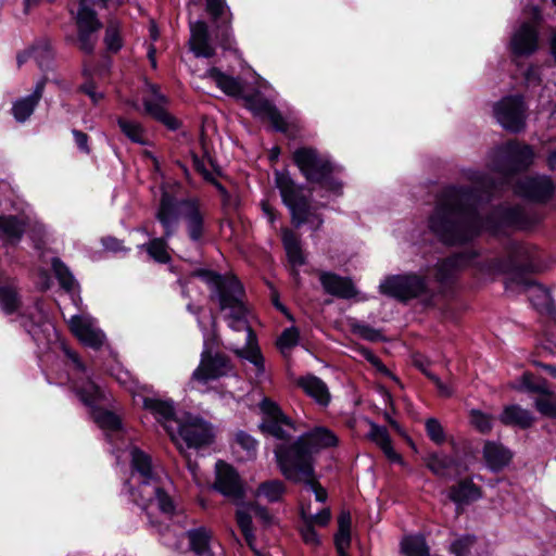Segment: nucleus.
<instances>
[{
  "mask_svg": "<svg viewBox=\"0 0 556 556\" xmlns=\"http://www.w3.org/2000/svg\"><path fill=\"white\" fill-rule=\"evenodd\" d=\"M481 200L472 190L446 189L430 217V228L445 243L455 244L470 240L481 230L497 232L503 227L522 226L523 213L519 207L496 208L482 220Z\"/></svg>",
  "mask_w": 556,
  "mask_h": 556,
  "instance_id": "f257e3e1",
  "label": "nucleus"
},
{
  "mask_svg": "<svg viewBox=\"0 0 556 556\" xmlns=\"http://www.w3.org/2000/svg\"><path fill=\"white\" fill-rule=\"evenodd\" d=\"M200 276L212 289V299H216L222 311H229V326L232 330L245 333V345L239 348L232 344L230 349L233 353L254 365L256 375L265 372V359L257 345L256 336L249 326L245 318V308L240 296L242 295V286L235 276H220L213 271H202Z\"/></svg>",
  "mask_w": 556,
  "mask_h": 556,
  "instance_id": "f03ea898",
  "label": "nucleus"
},
{
  "mask_svg": "<svg viewBox=\"0 0 556 556\" xmlns=\"http://www.w3.org/2000/svg\"><path fill=\"white\" fill-rule=\"evenodd\" d=\"M337 444L338 438L332 431L318 427L300 435L290 446L277 444L274 453L288 480H307L312 476V453Z\"/></svg>",
  "mask_w": 556,
  "mask_h": 556,
  "instance_id": "7ed1b4c3",
  "label": "nucleus"
},
{
  "mask_svg": "<svg viewBox=\"0 0 556 556\" xmlns=\"http://www.w3.org/2000/svg\"><path fill=\"white\" fill-rule=\"evenodd\" d=\"M131 466L140 475L141 482L137 489L136 501L147 507L152 502L157 503V507L164 515L172 520L174 514V504L170 496L164 491L159 479L153 475L151 468V458L137 447H132Z\"/></svg>",
  "mask_w": 556,
  "mask_h": 556,
  "instance_id": "20e7f679",
  "label": "nucleus"
},
{
  "mask_svg": "<svg viewBox=\"0 0 556 556\" xmlns=\"http://www.w3.org/2000/svg\"><path fill=\"white\" fill-rule=\"evenodd\" d=\"M293 162L307 181L319 184L333 193H340L342 184L332 177L331 162L316 149L303 147L293 152Z\"/></svg>",
  "mask_w": 556,
  "mask_h": 556,
  "instance_id": "39448f33",
  "label": "nucleus"
},
{
  "mask_svg": "<svg viewBox=\"0 0 556 556\" xmlns=\"http://www.w3.org/2000/svg\"><path fill=\"white\" fill-rule=\"evenodd\" d=\"M533 156L529 146L508 142L492 151L489 167L493 174L506 180L509 175L526 169L532 163Z\"/></svg>",
  "mask_w": 556,
  "mask_h": 556,
  "instance_id": "423d86ee",
  "label": "nucleus"
},
{
  "mask_svg": "<svg viewBox=\"0 0 556 556\" xmlns=\"http://www.w3.org/2000/svg\"><path fill=\"white\" fill-rule=\"evenodd\" d=\"M218 340L214 334L211 340H205L201 353L200 364L192 374L194 380L206 383L229 376L233 366L230 358L217 351Z\"/></svg>",
  "mask_w": 556,
  "mask_h": 556,
  "instance_id": "0eeeda50",
  "label": "nucleus"
},
{
  "mask_svg": "<svg viewBox=\"0 0 556 556\" xmlns=\"http://www.w3.org/2000/svg\"><path fill=\"white\" fill-rule=\"evenodd\" d=\"M75 391L80 401L90 408L91 417L100 428L112 431L121 428V418L100 406L106 402V396L93 381L87 380L81 386L76 384Z\"/></svg>",
  "mask_w": 556,
  "mask_h": 556,
  "instance_id": "6e6552de",
  "label": "nucleus"
},
{
  "mask_svg": "<svg viewBox=\"0 0 556 556\" xmlns=\"http://www.w3.org/2000/svg\"><path fill=\"white\" fill-rule=\"evenodd\" d=\"M260 409L263 414V419L260 425L262 432L278 440V444H285L287 446L292 445V443H289V440L296 430L291 418L281 410L276 402L268 397L262 400Z\"/></svg>",
  "mask_w": 556,
  "mask_h": 556,
  "instance_id": "1a4fd4ad",
  "label": "nucleus"
},
{
  "mask_svg": "<svg viewBox=\"0 0 556 556\" xmlns=\"http://www.w3.org/2000/svg\"><path fill=\"white\" fill-rule=\"evenodd\" d=\"M260 409L263 414V419L260 425L262 432L278 440V444H285L287 446L292 445V443H289V440L296 430L291 418L281 410L276 402L268 397L262 400Z\"/></svg>",
  "mask_w": 556,
  "mask_h": 556,
  "instance_id": "9d476101",
  "label": "nucleus"
},
{
  "mask_svg": "<svg viewBox=\"0 0 556 556\" xmlns=\"http://www.w3.org/2000/svg\"><path fill=\"white\" fill-rule=\"evenodd\" d=\"M178 432L186 445L194 450L212 446L217 437V428L212 422L189 413L180 417Z\"/></svg>",
  "mask_w": 556,
  "mask_h": 556,
  "instance_id": "9b49d317",
  "label": "nucleus"
},
{
  "mask_svg": "<svg viewBox=\"0 0 556 556\" xmlns=\"http://www.w3.org/2000/svg\"><path fill=\"white\" fill-rule=\"evenodd\" d=\"M275 184L283 204L290 210L292 224L300 227L308 220L305 216L308 212V200L303 193V187L296 185L287 172H276Z\"/></svg>",
  "mask_w": 556,
  "mask_h": 556,
  "instance_id": "f8f14e48",
  "label": "nucleus"
},
{
  "mask_svg": "<svg viewBox=\"0 0 556 556\" xmlns=\"http://www.w3.org/2000/svg\"><path fill=\"white\" fill-rule=\"evenodd\" d=\"M205 10L214 24L215 39L223 48L230 49L233 43L232 13L226 0H205Z\"/></svg>",
  "mask_w": 556,
  "mask_h": 556,
  "instance_id": "ddd939ff",
  "label": "nucleus"
},
{
  "mask_svg": "<svg viewBox=\"0 0 556 556\" xmlns=\"http://www.w3.org/2000/svg\"><path fill=\"white\" fill-rule=\"evenodd\" d=\"M77 42L81 52L91 54L98 41L97 33L102 28V23L97 12L88 5L79 7L76 15Z\"/></svg>",
  "mask_w": 556,
  "mask_h": 556,
  "instance_id": "4468645a",
  "label": "nucleus"
},
{
  "mask_svg": "<svg viewBox=\"0 0 556 556\" xmlns=\"http://www.w3.org/2000/svg\"><path fill=\"white\" fill-rule=\"evenodd\" d=\"M379 288L381 293L405 301L424 293L426 282L417 275H397L386 279Z\"/></svg>",
  "mask_w": 556,
  "mask_h": 556,
  "instance_id": "2eb2a0df",
  "label": "nucleus"
},
{
  "mask_svg": "<svg viewBox=\"0 0 556 556\" xmlns=\"http://www.w3.org/2000/svg\"><path fill=\"white\" fill-rule=\"evenodd\" d=\"M497 122L507 130L517 132L525 126V105L520 97H508L495 106Z\"/></svg>",
  "mask_w": 556,
  "mask_h": 556,
  "instance_id": "dca6fc26",
  "label": "nucleus"
},
{
  "mask_svg": "<svg viewBox=\"0 0 556 556\" xmlns=\"http://www.w3.org/2000/svg\"><path fill=\"white\" fill-rule=\"evenodd\" d=\"M176 213L179 222L185 225L189 237L197 241L203 232V215L199 200L188 198L176 203Z\"/></svg>",
  "mask_w": 556,
  "mask_h": 556,
  "instance_id": "f3484780",
  "label": "nucleus"
},
{
  "mask_svg": "<svg viewBox=\"0 0 556 556\" xmlns=\"http://www.w3.org/2000/svg\"><path fill=\"white\" fill-rule=\"evenodd\" d=\"M245 106L257 117L266 118L273 127L281 132L287 131L288 124L277 108L260 92L242 97Z\"/></svg>",
  "mask_w": 556,
  "mask_h": 556,
  "instance_id": "a211bd4d",
  "label": "nucleus"
},
{
  "mask_svg": "<svg viewBox=\"0 0 556 556\" xmlns=\"http://www.w3.org/2000/svg\"><path fill=\"white\" fill-rule=\"evenodd\" d=\"M216 479L214 489L233 501L241 500L244 495L243 485L237 471L223 460L215 466Z\"/></svg>",
  "mask_w": 556,
  "mask_h": 556,
  "instance_id": "6ab92c4d",
  "label": "nucleus"
},
{
  "mask_svg": "<svg viewBox=\"0 0 556 556\" xmlns=\"http://www.w3.org/2000/svg\"><path fill=\"white\" fill-rule=\"evenodd\" d=\"M539 48V30L534 23H522L511 35L510 50L517 56H528Z\"/></svg>",
  "mask_w": 556,
  "mask_h": 556,
  "instance_id": "aec40b11",
  "label": "nucleus"
},
{
  "mask_svg": "<svg viewBox=\"0 0 556 556\" xmlns=\"http://www.w3.org/2000/svg\"><path fill=\"white\" fill-rule=\"evenodd\" d=\"M70 328L74 336L84 344L99 349L104 342L103 332L94 325L90 317L75 315L70 319Z\"/></svg>",
  "mask_w": 556,
  "mask_h": 556,
  "instance_id": "412c9836",
  "label": "nucleus"
},
{
  "mask_svg": "<svg viewBox=\"0 0 556 556\" xmlns=\"http://www.w3.org/2000/svg\"><path fill=\"white\" fill-rule=\"evenodd\" d=\"M142 101L147 114L164 123L169 129H174V123L167 112L169 100L160 92L157 86L147 85Z\"/></svg>",
  "mask_w": 556,
  "mask_h": 556,
  "instance_id": "4be33fe9",
  "label": "nucleus"
},
{
  "mask_svg": "<svg viewBox=\"0 0 556 556\" xmlns=\"http://www.w3.org/2000/svg\"><path fill=\"white\" fill-rule=\"evenodd\" d=\"M553 189V182L547 177H525L517 182L515 192L525 198L544 201L551 197Z\"/></svg>",
  "mask_w": 556,
  "mask_h": 556,
  "instance_id": "5701e85b",
  "label": "nucleus"
},
{
  "mask_svg": "<svg viewBox=\"0 0 556 556\" xmlns=\"http://www.w3.org/2000/svg\"><path fill=\"white\" fill-rule=\"evenodd\" d=\"M143 408L149 410L156 421L164 428L168 437L174 440L172 422L174 420V406L170 401L157 396H146L142 400Z\"/></svg>",
  "mask_w": 556,
  "mask_h": 556,
  "instance_id": "b1692460",
  "label": "nucleus"
},
{
  "mask_svg": "<svg viewBox=\"0 0 556 556\" xmlns=\"http://www.w3.org/2000/svg\"><path fill=\"white\" fill-rule=\"evenodd\" d=\"M324 290L337 298L351 299L357 293L353 282L349 278L340 277L332 273L323 271L319 275Z\"/></svg>",
  "mask_w": 556,
  "mask_h": 556,
  "instance_id": "393cba45",
  "label": "nucleus"
},
{
  "mask_svg": "<svg viewBox=\"0 0 556 556\" xmlns=\"http://www.w3.org/2000/svg\"><path fill=\"white\" fill-rule=\"evenodd\" d=\"M482 456L486 467L496 472L510 463L513 453L502 443L486 441L482 448Z\"/></svg>",
  "mask_w": 556,
  "mask_h": 556,
  "instance_id": "a878e982",
  "label": "nucleus"
},
{
  "mask_svg": "<svg viewBox=\"0 0 556 556\" xmlns=\"http://www.w3.org/2000/svg\"><path fill=\"white\" fill-rule=\"evenodd\" d=\"M192 162L194 169L201 174L206 181L213 184L220 192V194L226 199L228 197L226 189L216 180V177L219 175V169L207 154L204 147L202 157H199L195 153H192Z\"/></svg>",
  "mask_w": 556,
  "mask_h": 556,
  "instance_id": "bb28decb",
  "label": "nucleus"
},
{
  "mask_svg": "<svg viewBox=\"0 0 556 556\" xmlns=\"http://www.w3.org/2000/svg\"><path fill=\"white\" fill-rule=\"evenodd\" d=\"M27 227V219L15 215H0V237L9 243L21 241Z\"/></svg>",
  "mask_w": 556,
  "mask_h": 556,
  "instance_id": "cd10ccee",
  "label": "nucleus"
},
{
  "mask_svg": "<svg viewBox=\"0 0 556 556\" xmlns=\"http://www.w3.org/2000/svg\"><path fill=\"white\" fill-rule=\"evenodd\" d=\"M45 85V79L38 81L31 94L14 102L12 113L16 121L25 122L33 114L42 97Z\"/></svg>",
  "mask_w": 556,
  "mask_h": 556,
  "instance_id": "c85d7f7f",
  "label": "nucleus"
},
{
  "mask_svg": "<svg viewBox=\"0 0 556 556\" xmlns=\"http://www.w3.org/2000/svg\"><path fill=\"white\" fill-rule=\"evenodd\" d=\"M190 48L197 56L211 58L214 55V48L208 42L207 26L202 21L191 25Z\"/></svg>",
  "mask_w": 556,
  "mask_h": 556,
  "instance_id": "c756f323",
  "label": "nucleus"
},
{
  "mask_svg": "<svg viewBox=\"0 0 556 556\" xmlns=\"http://www.w3.org/2000/svg\"><path fill=\"white\" fill-rule=\"evenodd\" d=\"M298 386L304 390V392L313 397L320 405H328L330 402V392L326 383L314 375H307L300 377L296 381Z\"/></svg>",
  "mask_w": 556,
  "mask_h": 556,
  "instance_id": "7c9ffc66",
  "label": "nucleus"
},
{
  "mask_svg": "<svg viewBox=\"0 0 556 556\" xmlns=\"http://www.w3.org/2000/svg\"><path fill=\"white\" fill-rule=\"evenodd\" d=\"M500 421L506 426H517L522 429L532 426L534 418L532 414L519 405L505 406L500 415Z\"/></svg>",
  "mask_w": 556,
  "mask_h": 556,
  "instance_id": "2f4dec72",
  "label": "nucleus"
},
{
  "mask_svg": "<svg viewBox=\"0 0 556 556\" xmlns=\"http://www.w3.org/2000/svg\"><path fill=\"white\" fill-rule=\"evenodd\" d=\"M189 548L198 556H213L211 552L212 532L204 527L191 529L186 533Z\"/></svg>",
  "mask_w": 556,
  "mask_h": 556,
  "instance_id": "473e14b6",
  "label": "nucleus"
},
{
  "mask_svg": "<svg viewBox=\"0 0 556 556\" xmlns=\"http://www.w3.org/2000/svg\"><path fill=\"white\" fill-rule=\"evenodd\" d=\"M281 239L286 250L289 262L292 267L304 265L305 257L302 251L301 241L298 236L288 228L281 229Z\"/></svg>",
  "mask_w": 556,
  "mask_h": 556,
  "instance_id": "72a5a7b5",
  "label": "nucleus"
},
{
  "mask_svg": "<svg viewBox=\"0 0 556 556\" xmlns=\"http://www.w3.org/2000/svg\"><path fill=\"white\" fill-rule=\"evenodd\" d=\"M522 288L527 292L528 299L535 308L545 312L552 311V298L549 292L545 288L530 280L525 281Z\"/></svg>",
  "mask_w": 556,
  "mask_h": 556,
  "instance_id": "f704fd0d",
  "label": "nucleus"
},
{
  "mask_svg": "<svg viewBox=\"0 0 556 556\" xmlns=\"http://www.w3.org/2000/svg\"><path fill=\"white\" fill-rule=\"evenodd\" d=\"M253 511L250 508V504H242L236 511L237 523L247 541L249 547L260 556V553L255 548V535L252 527Z\"/></svg>",
  "mask_w": 556,
  "mask_h": 556,
  "instance_id": "c9c22d12",
  "label": "nucleus"
},
{
  "mask_svg": "<svg viewBox=\"0 0 556 556\" xmlns=\"http://www.w3.org/2000/svg\"><path fill=\"white\" fill-rule=\"evenodd\" d=\"M481 497V489L471 480H463L450 490V498L458 504H465Z\"/></svg>",
  "mask_w": 556,
  "mask_h": 556,
  "instance_id": "e433bc0d",
  "label": "nucleus"
},
{
  "mask_svg": "<svg viewBox=\"0 0 556 556\" xmlns=\"http://www.w3.org/2000/svg\"><path fill=\"white\" fill-rule=\"evenodd\" d=\"M207 76L220 88L226 94L231 97H243V86L238 78L228 76L217 68H211Z\"/></svg>",
  "mask_w": 556,
  "mask_h": 556,
  "instance_id": "4c0bfd02",
  "label": "nucleus"
},
{
  "mask_svg": "<svg viewBox=\"0 0 556 556\" xmlns=\"http://www.w3.org/2000/svg\"><path fill=\"white\" fill-rule=\"evenodd\" d=\"M400 549L405 556H430L426 539L420 534L405 535L400 542Z\"/></svg>",
  "mask_w": 556,
  "mask_h": 556,
  "instance_id": "58836bf2",
  "label": "nucleus"
},
{
  "mask_svg": "<svg viewBox=\"0 0 556 556\" xmlns=\"http://www.w3.org/2000/svg\"><path fill=\"white\" fill-rule=\"evenodd\" d=\"M368 437L383 451L389 459L397 460L400 458L392 447L391 439L386 428L371 422Z\"/></svg>",
  "mask_w": 556,
  "mask_h": 556,
  "instance_id": "ea45409f",
  "label": "nucleus"
},
{
  "mask_svg": "<svg viewBox=\"0 0 556 556\" xmlns=\"http://www.w3.org/2000/svg\"><path fill=\"white\" fill-rule=\"evenodd\" d=\"M351 544V515L342 511L338 518V532L334 535L337 552H345Z\"/></svg>",
  "mask_w": 556,
  "mask_h": 556,
  "instance_id": "a19ab883",
  "label": "nucleus"
},
{
  "mask_svg": "<svg viewBox=\"0 0 556 556\" xmlns=\"http://www.w3.org/2000/svg\"><path fill=\"white\" fill-rule=\"evenodd\" d=\"M426 465L434 475L446 477L456 466V462L447 455L431 454L427 457Z\"/></svg>",
  "mask_w": 556,
  "mask_h": 556,
  "instance_id": "79ce46f5",
  "label": "nucleus"
},
{
  "mask_svg": "<svg viewBox=\"0 0 556 556\" xmlns=\"http://www.w3.org/2000/svg\"><path fill=\"white\" fill-rule=\"evenodd\" d=\"M466 261L464 255H455L438 263L437 278L440 281L447 280L457 268L466 265Z\"/></svg>",
  "mask_w": 556,
  "mask_h": 556,
  "instance_id": "37998d69",
  "label": "nucleus"
},
{
  "mask_svg": "<svg viewBox=\"0 0 556 556\" xmlns=\"http://www.w3.org/2000/svg\"><path fill=\"white\" fill-rule=\"evenodd\" d=\"M285 492L283 483L279 480L266 481L256 490L255 496L264 497L268 502H278Z\"/></svg>",
  "mask_w": 556,
  "mask_h": 556,
  "instance_id": "c03bdc74",
  "label": "nucleus"
},
{
  "mask_svg": "<svg viewBox=\"0 0 556 556\" xmlns=\"http://www.w3.org/2000/svg\"><path fill=\"white\" fill-rule=\"evenodd\" d=\"M148 254L159 263H168L170 261V254L168 252V245L162 238L151 240L144 245Z\"/></svg>",
  "mask_w": 556,
  "mask_h": 556,
  "instance_id": "a18cd8bd",
  "label": "nucleus"
},
{
  "mask_svg": "<svg viewBox=\"0 0 556 556\" xmlns=\"http://www.w3.org/2000/svg\"><path fill=\"white\" fill-rule=\"evenodd\" d=\"M0 306L7 314H12L20 306L17 291L10 286L0 287Z\"/></svg>",
  "mask_w": 556,
  "mask_h": 556,
  "instance_id": "49530a36",
  "label": "nucleus"
},
{
  "mask_svg": "<svg viewBox=\"0 0 556 556\" xmlns=\"http://www.w3.org/2000/svg\"><path fill=\"white\" fill-rule=\"evenodd\" d=\"M542 396L534 402L536 409L544 416L556 417V394L546 388V392H539Z\"/></svg>",
  "mask_w": 556,
  "mask_h": 556,
  "instance_id": "de8ad7c7",
  "label": "nucleus"
},
{
  "mask_svg": "<svg viewBox=\"0 0 556 556\" xmlns=\"http://www.w3.org/2000/svg\"><path fill=\"white\" fill-rule=\"evenodd\" d=\"M51 264L60 285L66 290H72L75 280L66 265L58 257H54Z\"/></svg>",
  "mask_w": 556,
  "mask_h": 556,
  "instance_id": "09e8293b",
  "label": "nucleus"
},
{
  "mask_svg": "<svg viewBox=\"0 0 556 556\" xmlns=\"http://www.w3.org/2000/svg\"><path fill=\"white\" fill-rule=\"evenodd\" d=\"M121 130L134 142L144 143L143 129L140 124L119 117L117 119Z\"/></svg>",
  "mask_w": 556,
  "mask_h": 556,
  "instance_id": "8fccbe9b",
  "label": "nucleus"
},
{
  "mask_svg": "<svg viewBox=\"0 0 556 556\" xmlns=\"http://www.w3.org/2000/svg\"><path fill=\"white\" fill-rule=\"evenodd\" d=\"M301 516L304 522H309L311 525L325 527L329 523L331 519V513L329 508H324L317 514H311L308 507L302 506Z\"/></svg>",
  "mask_w": 556,
  "mask_h": 556,
  "instance_id": "3c124183",
  "label": "nucleus"
},
{
  "mask_svg": "<svg viewBox=\"0 0 556 556\" xmlns=\"http://www.w3.org/2000/svg\"><path fill=\"white\" fill-rule=\"evenodd\" d=\"M174 213V202L172 195L164 191L157 212L159 220L167 228L169 226L172 214Z\"/></svg>",
  "mask_w": 556,
  "mask_h": 556,
  "instance_id": "603ef678",
  "label": "nucleus"
},
{
  "mask_svg": "<svg viewBox=\"0 0 556 556\" xmlns=\"http://www.w3.org/2000/svg\"><path fill=\"white\" fill-rule=\"evenodd\" d=\"M471 425L482 433H486L492 429L493 418L478 409L470 412Z\"/></svg>",
  "mask_w": 556,
  "mask_h": 556,
  "instance_id": "864d4df0",
  "label": "nucleus"
},
{
  "mask_svg": "<svg viewBox=\"0 0 556 556\" xmlns=\"http://www.w3.org/2000/svg\"><path fill=\"white\" fill-rule=\"evenodd\" d=\"M237 444L247 452L248 458H253L257 451V441L244 431H238L236 433Z\"/></svg>",
  "mask_w": 556,
  "mask_h": 556,
  "instance_id": "5fc2aeb1",
  "label": "nucleus"
},
{
  "mask_svg": "<svg viewBox=\"0 0 556 556\" xmlns=\"http://www.w3.org/2000/svg\"><path fill=\"white\" fill-rule=\"evenodd\" d=\"M475 542L476 538L473 535H464L455 540L450 549L455 556H469Z\"/></svg>",
  "mask_w": 556,
  "mask_h": 556,
  "instance_id": "6e6d98bb",
  "label": "nucleus"
},
{
  "mask_svg": "<svg viewBox=\"0 0 556 556\" xmlns=\"http://www.w3.org/2000/svg\"><path fill=\"white\" fill-rule=\"evenodd\" d=\"M299 330L295 327L287 328L282 331L280 337L277 340V346L285 352L286 350H290L295 346L299 341Z\"/></svg>",
  "mask_w": 556,
  "mask_h": 556,
  "instance_id": "4d7b16f0",
  "label": "nucleus"
},
{
  "mask_svg": "<svg viewBox=\"0 0 556 556\" xmlns=\"http://www.w3.org/2000/svg\"><path fill=\"white\" fill-rule=\"evenodd\" d=\"M426 431L431 441L435 444H443L445 442V432L440 424V421L435 418H429L426 420Z\"/></svg>",
  "mask_w": 556,
  "mask_h": 556,
  "instance_id": "13d9d810",
  "label": "nucleus"
},
{
  "mask_svg": "<svg viewBox=\"0 0 556 556\" xmlns=\"http://www.w3.org/2000/svg\"><path fill=\"white\" fill-rule=\"evenodd\" d=\"M104 42L111 51H117L122 47L118 25L115 22L109 23L105 30Z\"/></svg>",
  "mask_w": 556,
  "mask_h": 556,
  "instance_id": "bf43d9fd",
  "label": "nucleus"
},
{
  "mask_svg": "<svg viewBox=\"0 0 556 556\" xmlns=\"http://www.w3.org/2000/svg\"><path fill=\"white\" fill-rule=\"evenodd\" d=\"M352 330L354 333L368 341H378L382 337L379 330L364 324H354Z\"/></svg>",
  "mask_w": 556,
  "mask_h": 556,
  "instance_id": "052dcab7",
  "label": "nucleus"
},
{
  "mask_svg": "<svg viewBox=\"0 0 556 556\" xmlns=\"http://www.w3.org/2000/svg\"><path fill=\"white\" fill-rule=\"evenodd\" d=\"M294 482H304L309 486V490L315 494V498L318 502H325L327 500V491L316 481L314 476V469L312 468V476L305 480H293Z\"/></svg>",
  "mask_w": 556,
  "mask_h": 556,
  "instance_id": "680f3d73",
  "label": "nucleus"
},
{
  "mask_svg": "<svg viewBox=\"0 0 556 556\" xmlns=\"http://www.w3.org/2000/svg\"><path fill=\"white\" fill-rule=\"evenodd\" d=\"M301 536L305 544L317 547L320 544V539L317 534V532L314 529V526L309 522H304L303 527L301 528Z\"/></svg>",
  "mask_w": 556,
  "mask_h": 556,
  "instance_id": "e2e57ef3",
  "label": "nucleus"
},
{
  "mask_svg": "<svg viewBox=\"0 0 556 556\" xmlns=\"http://www.w3.org/2000/svg\"><path fill=\"white\" fill-rule=\"evenodd\" d=\"M250 508L252 509L253 511V515L260 519V521L264 525V526H269L273 523L274 521V518L273 516L268 513V510L262 506H260L258 504L256 503H250Z\"/></svg>",
  "mask_w": 556,
  "mask_h": 556,
  "instance_id": "0e129e2a",
  "label": "nucleus"
},
{
  "mask_svg": "<svg viewBox=\"0 0 556 556\" xmlns=\"http://www.w3.org/2000/svg\"><path fill=\"white\" fill-rule=\"evenodd\" d=\"M521 386L526 390L530 392H546V387L544 383L542 384H535L532 382V375L529 372H525L521 377Z\"/></svg>",
  "mask_w": 556,
  "mask_h": 556,
  "instance_id": "69168bd1",
  "label": "nucleus"
},
{
  "mask_svg": "<svg viewBox=\"0 0 556 556\" xmlns=\"http://www.w3.org/2000/svg\"><path fill=\"white\" fill-rule=\"evenodd\" d=\"M94 104H98L103 99V93L96 90L93 83H86L80 87Z\"/></svg>",
  "mask_w": 556,
  "mask_h": 556,
  "instance_id": "338daca9",
  "label": "nucleus"
},
{
  "mask_svg": "<svg viewBox=\"0 0 556 556\" xmlns=\"http://www.w3.org/2000/svg\"><path fill=\"white\" fill-rule=\"evenodd\" d=\"M366 358L383 375L396 380V378L391 374V371L381 363V361L371 354L369 351L364 353Z\"/></svg>",
  "mask_w": 556,
  "mask_h": 556,
  "instance_id": "774afa93",
  "label": "nucleus"
}]
</instances>
